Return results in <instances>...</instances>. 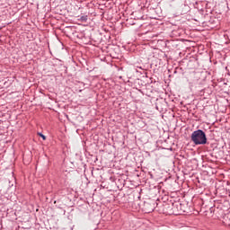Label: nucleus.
Masks as SVG:
<instances>
[{"mask_svg":"<svg viewBox=\"0 0 230 230\" xmlns=\"http://www.w3.org/2000/svg\"><path fill=\"white\" fill-rule=\"evenodd\" d=\"M190 139L196 146L206 145L208 143V137L206 136V132L202 129L193 131Z\"/></svg>","mask_w":230,"mask_h":230,"instance_id":"obj_1","label":"nucleus"},{"mask_svg":"<svg viewBox=\"0 0 230 230\" xmlns=\"http://www.w3.org/2000/svg\"><path fill=\"white\" fill-rule=\"evenodd\" d=\"M145 208L146 209V213H152L155 209V207L150 205V203H145Z\"/></svg>","mask_w":230,"mask_h":230,"instance_id":"obj_2","label":"nucleus"},{"mask_svg":"<svg viewBox=\"0 0 230 230\" xmlns=\"http://www.w3.org/2000/svg\"><path fill=\"white\" fill-rule=\"evenodd\" d=\"M78 21H81V22H87V15L81 16Z\"/></svg>","mask_w":230,"mask_h":230,"instance_id":"obj_3","label":"nucleus"},{"mask_svg":"<svg viewBox=\"0 0 230 230\" xmlns=\"http://www.w3.org/2000/svg\"><path fill=\"white\" fill-rule=\"evenodd\" d=\"M38 136H40V137H42L43 141H46V136H44V134L38 133Z\"/></svg>","mask_w":230,"mask_h":230,"instance_id":"obj_4","label":"nucleus"}]
</instances>
